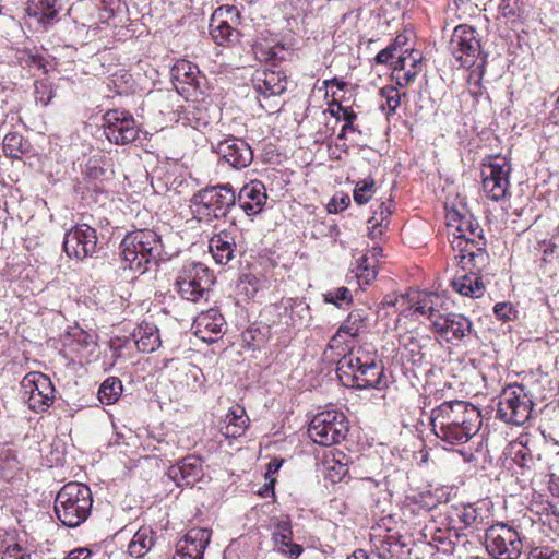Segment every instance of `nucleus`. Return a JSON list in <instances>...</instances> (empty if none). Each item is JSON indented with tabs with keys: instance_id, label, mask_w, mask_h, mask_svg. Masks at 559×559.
Listing matches in <instances>:
<instances>
[{
	"instance_id": "nucleus-1",
	"label": "nucleus",
	"mask_w": 559,
	"mask_h": 559,
	"mask_svg": "<svg viewBox=\"0 0 559 559\" xmlns=\"http://www.w3.org/2000/svg\"><path fill=\"white\" fill-rule=\"evenodd\" d=\"M430 425L433 435L449 445L466 443L481 426L480 411L462 400L445 401L432 408Z\"/></svg>"
},
{
	"instance_id": "nucleus-2",
	"label": "nucleus",
	"mask_w": 559,
	"mask_h": 559,
	"mask_svg": "<svg viewBox=\"0 0 559 559\" xmlns=\"http://www.w3.org/2000/svg\"><path fill=\"white\" fill-rule=\"evenodd\" d=\"M122 267L144 273L147 264H157L162 245L159 236L152 229L129 233L120 243Z\"/></svg>"
},
{
	"instance_id": "nucleus-3",
	"label": "nucleus",
	"mask_w": 559,
	"mask_h": 559,
	"mask_svg": "<svg viewBox=\"0 0 559 559\" xmlns=\"http://www.w3.org/2000/svg\"><path fill=\"white\" fill-rule=\"evenodd\" d=\"M92 507L90 487L78 481L63 485L55 499L57 519L68 527H78L84 523L91 514Z\"/></svg>"
},
{
	"instance_id": "nucleus-4",
	"label": "nucleus",
	"mask_w": 559,
	"mask_h": 559,
	"mask_svg": "<svg viewBox=\"0 0 559 559\" xmlns=\"http://www.w3.org/2000/svg\"><path fill=\"white\" fill-rule=\"evenodd\" d=\"M190 203L199 221L211 223L227 217L236 206V192L230 183L206 186L193 193Z\"/></svg>"
},
{
	"instance_id": "nucleus-5",
	"label": "nucleus",
	"mask_w": 559,
	"mask_h": 559,
	"mask_svg": "<svg viewBox=\"0 0 559 559\" xmlns=\"http://www.w3.org/2000/svg\"><path fill=\"white\" fill-rule=\"evenodd\" d=\"M532 396L522 384L506 386L498 396L496 417L509 425L521 426L531 417Z\"/></svg>"
},
{
	"instance_id": "nucleus-6",
	"label": "nucleus",
	"mask_w": 559,
	"mask_h": 559,
	"mask_svg": "<svg viewBox=\"0 0 559 559\" xmlns=\"http://www.w3.org/2000/svg\"><path fill=\"white\" fill-rule=\"evenodd\" d=\"M348 432L345 414L335 407L318 413L309 424L308 433L313 442L330 447L343 441Z\"/></svg>"
},
{
	"instance_id": "nucleus-7",
	"label": "nucleus",
	"mask_w": 559,
	"mask_h": 559,
	"mask_svg": "<svg viewBox=\"0 0 559 559\" xmlns=\"http://www.w3.org/2000/svg\"><path fill=\"white\" fill-rule=\"evenodd\" d=\"M485 546L493 559H518L523 549L521 533L506 523H496L486 530Z\"/></svg>"
},
{
	"instance_id": "nucleus-8",
	"label": "nucleus",
	"mask_w": 559,
	"mask_h": 559,
	"mask_svg": "<svg viewBox=\"0 0 559 559\" xmlns=\"http://www.w3.org/2000/svg\"><path fill=\"white\" fill-rule=\"evenodd\" d=\"M214 282V276L204 264L191 263L182 269L176 280V286L183 299L198 302L207 299Z\"/></svg>"
},
{
	"instance_id": "nucleus-9",
	"label": "nucleus",
	"mask_w": 559,
	"mask_h": 559,
	"mask_svg": "<svg viewBox=\"0 0 559 559\" xmlns=\"http://www.w3.org/2000/svg\"><path fill=\"white\" fill-rule=\"evenodd\" d=\"M55 392L50 378L41 372H29L21 382L22 399L35 413H44L52 405Z\"/></svg>"
},
{
	"instance_id": "nucleus-10",
	"label": "nucleus",
	"mask_w": 559,
	"mask_h": 559,
	"mask_svg": "<svg viewBox=\"0 0 559 559\" xmlns=\"http://www.w3.org/2000/svg\"><path fill=\"white\" fill-rule=\"evenodd\" d=\"M448 49L460 67H473L481 52L477 31L466 24L456 26L452 33Z\"/></svg>"
},
{
	"instance_id": "nucleus-11",
	"label": "nucleus",
	"mask_w": 559,
	"mask_h": 559,
	"mask_svg": "<svg viewBox=\"0 0 559 559\" xmlns=\"http://www.w3.org/2000/svg\"><path fill=\"white\" fill-rule=\"evenodd\" d=\"M104 133L110 143L127 145L139 136L140 128L134 117L124 110H108L104 117Z\"/></svg>"
},
{
	"instance_id": "nucleus-12",
	"label": "nucleus",
	"mask_w": 559,
	"mask_h": 559,
	"mask_svg": "<svg viewBox=\"0 0 559 559\" xmlns=\"http://www.w3.org/2000/svg\"><path fill=\"white\" fill-rule=\"evenodd\" d=\"M63 248L70 258H93L99 250L96 229L87 224H76L66 233Z\"/></svg>"
},
{
	"instance_id": "nucleus-13",
	"label": "nucleus",
	"mask_w": 559,
	"mask_h": 559,
	"mask_svg": "<svg viewBox=\"0 0 559 559\" xmlns=\"http://www.w3.org/2000/svg\"><path fill=\"white\" fill-rule=\"evenodd\" d=\"M452 248L463 270L486 271L490 257L487 252V241L484 237L464 238L452 241Z\"/></svg>"
},
{
	"instance_id": "nucleus-14",
	"label": "nucleus",
	"mask_w": 559,
	"mask_h": 559,
	"mask_svg": "<svg viewBox=\"0 0 559 559\" xmlns=\"http://www.w3.org/2000/svg\"><path fill=\"white\" fill-rule=\"evenodd\" d=\"M510 171L511 166L507 162L490 163L483 169V189L489 199L500 201L506 198L510 187Z\"/></svg>"
},
{
	"instance_id": "nucleus-15",
	"label": "nucleus",
	"mask_w": 559,
	"mask_h": 559,
	"mask_svg": "<svg viewBox=\"0 0 559 559\" xmlns=\"http://www.w3.org/2000/svg\"><path fill=\"white\" fill-rule=\"evenodd\" d=\"M215 152L235 169L247 168L253 160L250 145L245 140L235 136L219 141L215 146Z\"/></svg>"
},
{
	"instance_id": "nucleus-16",
	"label": "nucleus",
	"mask_w": 559,
	"mask_h": 559,
	"mask_svg": "<svg viewBox=\"0 0 559 559\" xmlns=\"http://www.w3.org/2000/svg\"><path fill=\"white\" fill-rule=\"evenodd\" d=\"M433 331L448 343L463 342L473 332V324L468 318L460 313L443 314L435 322Z\"/></svg>"
},
{
	"instance_id": "nucleus-17",
	"label": "nucleus",
	"mask_w": 559,
	"mask_h": 559,
	"mask_svg": "<svg viewBox=\"0 0 559 559\" xmlns=\"http://www.w3.org/2000/svg\"><path fill=\"white\" fill-rule=\"evenodd\" d=\"M207 528L193 527L177 543L173 559H203L211 539Z\"/></svg>"
},
{
	"instance_id": "nucleus-18",
	"label": "nucleus",
	"mask_w": 559,
	"mask_h": 559,
	"mask_svg": "<svg viewBox=\"0 0 559 559\" xmlns=\"http://www.w3.org/2000/svg\"><path fill=\"white\" fill-rule=\"evenodd\" d=\"M170 78L176 91L186 96L201 88L203 76L198 66L187 60H178L170 69Z\"/></svg>"
},
{
	"instance_id": "nucleus-19",
	"label": "nucleus",
	"mask_w": 559,
	"mask_h": 559,
	"mask_svg": "<svg viewBox=\"0 0 559 559\" xmlns=\"http://www.w3.org/2000/svg\"><path fill=\"white\" fill-rule=\"evenodd\" d=\"M252 83L255 92L267 100L282 95L287 88V76L282 70L262 69L255 71Z\"/></svg>"
},
{
	"instance_id": "nucleus-20",
	"label": "nucleus",
	"mask_w": 559,
	"mask_h": 559,
	"mask_svg": "<svg viewBox=\"0 0 559 559\" xmlns=\"http://www.w3.org/2000/svg\"><path fill=\"white\" fill-rule=\"evenodd\" d=\"M167 475L177 486H194L204 476L200 457L189 455L168 468Z\"/></svg>"
},
{
	"instance_id": "nucleus-21",
	"label": "nucleus",
	"mask_w": 559,
	"mask_h": 559,
	"mask_svg": "<svg viewBox=\"0 0 559 559\" xmlns=\"http://www.w3.org/2000/svg\"><path fill=\"white\" fill-rule=\"evenodd\" d=\"M267 200L266 189L262 181L253 180L245 185L236 194V204L248 216L262 212Z\"/></svg>"
},
{
	"instance_id": "nucleus-22",
	"label": "nucleus",
	"mask_w": 559,
	"mask_h": 559,
	"mask_svg": "<svg viewBox=\"0 0 559 559\" xmlns=\"http://www.w3.org/2000/svg\"><path fill=\"white\" fill-rule=\"evenodd\" d=\"M237 237L236 230L225 229L210 239V251L217 264L226 265L241 254V249L236 242Z\"/></svg>"
},
{
	"instance_id": "nucleus-23",
	"label": "nucleus",
	"mask_w": 559,
	"mask_h": 559,
	"mask_svg": "<svg viewBox=\"0 0 559 559\" xmlns=\"http://www.w3.org/2000/svg\"><path fill=\"white\" fill-rule=\"evenodd\" d=\"M382 364L383 362L376 347L372 344H364L343 356L338 361L337 372L340 378H342L343 374H348L346 369Z\"/></svg>"
},
{
	"instance_id": "nucleus-24",
	"label": "nucleus",
	"mask_w": 559,
	"mask_h": 559,
	"mask_svg": "<svg viewBox=\"0 0 559 559\" xmlns=\"http://www.w3.org/2000/svg\"><path fill=\"white\" fill-rule=\"evenodd\" d=\"M352 376V386L358 390L381 389L384 384V366L372 365L361 368L346 369Z\"/></svg>"
},
{
	"instance_id": "nucleus-25",
	"label": "nucleus",
	"mask_w": 559,
	"mask_h": 559,
	"mask_svg": "<svg viewBox=\"0 0 559 559\" xmlns=\"http://www.w3.org/2000/svg\"><path fill=\"white\" fill-rule=\"evenodd\" d=\"M421 55L419 51L406 49L394 63V73L400 86L408 85L420 71Z\"/></svg>"
},
{
	"instance_id": "nucleus-26",
	"label": "nucleus",
	"mask_w": 559,
	"mask_h": 559,
	"mask_svg": "<svg viewBox=\"0 0 559 559\" xmlns=\"http://www.w3.org/2000/svg\"><path fill=\"white\" fill-rule=\"evenodd\" d=\"M272 539L278 551L288 558L296 559L304 551L301 545L293 543V530L288 519L277 521Z\"/></svg>"
},
{
	"instance_id": "nucleus-27",
	"label": "nucleus",
	"mask_w": 559,
	"mask_h": 559,
	"mask_svg": "<svg viewBox=\"0 0 559 559\" xmlns=\"http://www.w3.org/2000/svg\"><path fill=\"white\" fill-rule=\"evenodd\" d=\"M468 273L456 276L452 280V287L462 296L471 298H479L485 293V284L483 282L486 271L467 270Z\"/></svg>"
},
{
	"instance_id": "nucleus-28",
	"label": "nucleus",
	"mask_w": 559,
	"mask_h": 559,
	"mask_svg": "<svg viewBox=\"0 0 559 559\" xmlns=\"http://www.w3.org/2000/svg\"><path fill=\"white\" fill-rule=\"evenodd\" d=\"M443 300L438 294L425 292L418 295L417 300L411 305L409 309H413L415 313L426 317L433 330L435 322L443 316L441 312Z\"/></svg>"
},
{
	"instance_id": "nucleus-29",
	"label": "nucleus",
	"mask_w": 559,
	"mask_h": 559,
	"mask_svg": "<svg viewBox=\"0 0 559 559\" xmlns=\"http://www.w3.org/2000/svg\"><path fill=\"white\" fill-rule=\"evenodd\" d=\"M392 203L393 201L389 199L372 205V216L367 221L368 235L371 239L380 238L388 228L392 214Z\"/></svg>"
},
{
	"instance_id": "nucleus-30",
	"label": "nucleus",
	"mask_w": 559,
	"mask_h": 559,
	"mask_svg": "<svg viewBox=\"0 0 559 559\" xmlns=\"http://www.w3.org/2000/svg\"><path fill=\"white\" fill-rule=\"evenodd\" d=\"M225 325V319L217 309L201 312L194 320L195 334L206 340L204 333L218 335Z\"/></svg>"
},
{
	"instance_id": "nucleus-31",
	"label": "nucleus",
	"mask_w": 559,
	"mask_h": 559,
	"mask_svg": "<svg viewBox=\"0 0 559 559\" xmlns=\"http://www.w3.org/2000/svg\"><path fill=\"white\" fill-rule=\"evenodd\" d=\"M139 350L152 353L160 346L158 328L154 323L142 322L133 332Z\"/></svg>"
},
{
	"instance_id": "nucleus-32",
	"label": "nucleus",
	"mask_w": 559,
	"mask_h": 559,
	"mask_svg": "<svg viewBox=\"0 0 559 559\" xmlns=\"http://www.w3.org/2000/svg\"><path fill=\"white\" fill-rule=\"evenodd\" d=\"M58 0H38L33 7L28 8V15L37 20L44 28L53 24L58 19L60 8L57 7Z\"/></svg>"
},
{
	"instance_id": "nucleus-33",
	"label": "nucleus",
	"mask_w": 559,
	"mask_h": 559,
	"mask_svg": "<svg viewBox=\"0 0 559 559\" xmlns=\"http://www.w3.org/2000/svg\"><path fill=\"white\" fill-rule=\"evenodd\" d=\"M155 536L152 528L140 527L133 535L128 546V552L134 558L144 557L154 546Z\"/></svg>"
},
{
	"instance_id": "nucleus-34",
	"label": "nucleus",
	"mask_w": 559,
	"mask_h": 559,
	"mask_svg": "<svg viewBox=\"0 0 559 559\" xmlns=\"http://www.w3.org/2000/svg\"><path fill=\"white\" fill-rule=\"evenodd\" d=\"M227 424L224 435L227 438L240 437L248 427L249 418L242 407H236L226 415Z\"/></svg>"
},
{
	"instance_id": "nucleus-35",
	"label": "nucleus",
	"mask_w": 559,
	"mask_h": 559,
	"mask_svg": "<svg viewBox=\"0 0 559 559\" xmlns=\"http://www.w3.org/2000/svg\"><path fill=\"white\" fill-rule=\"evenodd\" d=\"M366 320L367 317L364 310H353L341 324L332 341H336L342 334H346L350 337L358 336L360 330L366 326Z\"/></svg>"
},
{
	"instance_id": "nucleus-36",
	"label": "nucleus",
	"mask_w": 559,
	"mask_h": 559,
	"mask_svg": "<svg viewBox=\"0 0 559 559\" xmlns=\"http://www.w3.org/2000/svg\"><path fill=\"white\" fill-rule=\"evenodd\" d=\"M210 34L217 45L231 43L238 37L236 27H231V25L218 19L215 21L214 16L211 17Z\"/></svg>"
},
{
	"instance_id": "nucleus-37",
	"label": "nucleus",
	"mask_w": 559,
	"mask_h": 559,
	"mask_svg": "<svg viewBox=\"0 0 559 559\" xmlns=\"http://www.w3.org/2000/svg\"><path fill=\"white\" fill-rule=\"evenodd\" d=\"M122 382L116 377L107 378L99 386L98 400L102 404L111 405L122 393Z\"/></svg>"
},
{
	"instance_id": "nucleus-38",
	"label": "nucleus",
	"mask_w": 559,
	"mask_h": 559,
	"mask_svg": "<svg viewBox=\"0 0 559 559\" xmlns=\"http://www.w3.org/2000/svg\"><path fill=\"white\" fill-rule=\"evenodd\" d=\"M379 95L385 100V103L381 105V109L386 111L388 116L395 114L401 104L402 96L399 90L393 85H386L380 88Z\"/></svg>"
},
{
	"instance_id": "nucleus-39",
	"label": "nucleus",
	"mask_w": 559,
	"mask_h": 559,
	"mask_svg": "<svg viewBox=\"0 0 559 559\" xmlns=\"http://www.w3.org/2000/svg\"><path fill=\"white\" fill-rule=\"evenodd\" d=\"M324 302L331 304L336 308L341 309L344 305H350L353 302V295L347 287H337L330 289L322 295Z\"/></svg>"
},
{
	"instance_id": "nucleus-40",
	"label": "nucleus",
	"mask_w": 559,
	"mask_h": 559,
	"mask_svg": "<svg viewBox=\"0 0 559 559\" xmlns=\"http://www.w3.org/2000/svg\"><path fill=\"white\" fill-rule=\"evenodd\" d=\"M26 142L23 136L19 133L11 132L8 133L3 139V152L5 155L19 158L21 154L24 153Z\"/></svg>"
},
{
	"instance_id": "nucleus-41",
	"label": "nucleus",
	"mask_w": 559,
	"mask_h": 559,
	"mask_svg": "<svg viewBox=\"0 0 559 559\" xmlns=\"http://www.w3.org/2000/svg\"><path fill=\"white\" fill-rule=\"evenodd\" d=\"M376 182L372 178H366L356 183L354 189V201L358 205L367 204L374 194Z\"/></svg>"
},
{
	"instance_id": "nucleus-42",
	"label": "nucleus",
	"mask_w": 559,
	"mask_h": 559,
	"mask_svg": "<svg viewBox=\"0 0 559 559\" xmlns=\"http://www.w3.org/2000/svg\"><path fill=\"white\" fill-rule=\"evenodd\" d=\"M369 255H364L357 266V278L361 284H370L377 276L376 261H370Z\"/></svg>"
},
{
	"instance_id": "nucleus-43",
	"label": "nucleus",
	"mask_w": 559,
	"mask_h": 559,
	"mask_svg": "<svg viewBox=\"0 0 559 559\" xmlns=\"http://www.w3.org/2000/svg\"><path fill=\"white\" fill-rule=\"evenodd\" d=\"M212 16L215 17V21L217 19L222 20L231 25V27H237L240 24V12L235 5H221L214 11Z\"/></svg>"
},
{
	"instance_id": "nucleus-44",
	"label": "nucleus",
	"mask_w": 559,
	"mask_h": 559,
	"mask_svg": "<svg viewBox=\"0 0 559 559\" xmlns=\"http://www.w3.org/2000/svg\"><path fill=\"white\" fill-rule=\"evenodd\" d=\"M310 319V307L302 300H295L290 307V320L293 325H302Z\"/></svg>"
},
{
	"instance_id": "nucleus-45",
	"label": "nucleus",
	"mask_w": 559,
	"mask_h": 559,
	"mask_svg": "<svg viewBox=\"0 0 559 559\" xmlns=\"http://www.w3.org/2000/svg\"><path fill=\"white\" fill-rule=\"evenodd\" d=\"M400 345L411 354L414 362L421 360V345L413 333H405L400 337Z\"/></svg>"
},
{
	"instance_id": "nucleus-46",
	"label": "nucleus",
	"mask_w": 559,
	"mask_h": 559,
	"mask_svg": "<svg viewBox=\"0 0 559 559\" xmlns=\"http://www.w3.org/2000/svg\"><path fill=\"white\" fill-rule=\"evenodd\" d=\"M527 0H500L499 11L506 17H520L526 8Z\"/></svg>"
},
{
	"instance_id": "nucleus-47",
	"label": "nucleus",
	"mask_w": 559,
	"mask_h": 559,
	"mask_svg": "<svg viewBox=\"0 0 559 559\" xmlns=\"http://www.w3.org/2000/svg\"><path fill=\"white\" fill-rule=\"evenodd\" d=\"M493 313L502 321H510L515 318L516 310L511 302H498L493 307Z\"/></svg>"
},
{
	"instance_id": "nucleus-48",
	"label": "nucleus",
	"mask_w": 559,
	"mask_h": 559,
	"mask_svg": "<svg viewBox=\"0 0 559 559\" xmlns=\"http://www.w3.org/2000/svg\"><path fill=\"white\" fill-rule=\"evenodd\" d=\"M527 559H559V551L548 546L534 547Z\"/></svg>"
},
{
	"instance_id": "nucleus-49",
	"label": "nucleus",
	"mask_w": 559,
	"mask_h": 559,
	"mask_svg": "<svg viewBox=\"0 0 559 559\" xmlns=\"http://www.w3.org/2000/svg\"><path fill=\"white\" fill-rule=\"evenodd\" d=\"M459 217V224L455 228V233L454 234H466V233H469V234H473V229L476 228L478 229V226H480L478 224V222H476L472 215L469 216H461L457 212L454 214Z\"/></svg>"
},
{
	"instance_id": "nucleus-50",
	"label": "nucleus",
	"mask_w": 559,
	"mask_h": 559,
	"mask_svg": "<svg viewBox=\"0 0 559 559\" xmlns=\"http://www.w3.org/2000/svg\"><path fill=\"white\" fill-rule=\"evenodd\" d=\"M350 204V199L346 194H342L341 197L334 195L328 204V211L330 213H338L347 209Z\"/></svg>"
},
{
	"instance_id": "nucleus-51",
	"label": "nucleus",
	"mask_w": 559,
	"mask_h": 559,
	"mask_svg": "<svg viewBox=\"0 0 559 559\" xmlns=\"http://www.w3.org/2000/svg\"><path fill=\"white\" fill-rule=\"evenodd\" d=\"M478 518L477 509L473 506H463L461 513L459 514L460 521L466 526L473 525Z\"/></svg>"
},
{
	"instance_id": "nucleus-52",
	"label": "nucleus",
	"mask_w": 559,
	"mask_h": 559,
	"mask_svg": "<svg viewBox=\"0 0 559 559\" xmlns=\"http://www.w3.org/2000/svg\"><path fill=\"white\" fill-rule=\"evenodd\" d=\"M396 46L395 45H390L388 46L386 48L382 49L381 51H379L374 58V61L378 63V64H385L388 63L391 59L394 58V55L396 52Z\"/></svg>"
},
{
	"instance_id": "nucleus-53",
	"label": "nucleus",
	"mask_w": 559,
	"mask_h": 559,
	"mask_svg": "<svg viewBox=\"0 0 559 559\" xmlns=\"http://www.w3.org/2000/svg\"><path fill=\"white\" fill-rule=\"evenodd\" d=\"M356 118L357 115L349 107H346L341 116V119L345 121L343 124V131H355L354 121Z\"/></svg>"
},
{
	"instance_id": "nucleus-54",
	"label": "nucleus",
	"mask_w": 559,
	"mask_h": 559,
	"mask_svg": "<svg viewBox=\"0 0 559 559\" xmlns=\"http://www.w3.org/2000/svg\"><path fill=\"white\" fill-rule=\"evenodd\" d=\"M2 559H29V555L24 554L17 546L8 548Z\"/></svg>"
},
{
	"instance_id": "nucleus-55",
	"label": "nucleus",
	"mask_w": 559,
	"mask_h": 559,
	"mask_svg": "<svg viewBox=\"0 0 559 559\" xmlns=\"http://www.w3.org/2000/svg\"><path fill=\"white\" fill-rule=\"evenodd\" d=\"M92 555V551L88 548L81 547L71 550L66 559H87Z\"/></svg>"
},
{
	"instance_id": "nucleus-56",
	"label": "nucleus",
	"mask_w": 559,
	"mask_h": 559,
	"mask_svg": "<svg viewBox=\"0 0 559 559\" xmlns=\"http://www.w3.org/2000/svg\"><path fill=\"white\" fill-rule=\"evenodd\" d=\"M515 460L519 464L525 466L533 461V455L528 449H520L515 454Z\"/></svg>"
},
{
	"instance_id": "nucleus-57",
	"label": "nucleus",
	"mask_w": 559,
	"mask_h": 559,
	"mask_svg": "<svg viewBox=\"0 0 559 559\" xmlns=\"http://www.w3.org/2000/svg\"><path fill=\"white\" fill-rule=\"evenodd\" d=\"M345 108L346 107H343L341 103L336 100H333L329 104V112L337 120H341V114L343 115Z\"/></svg>"
},
{
	"instance_id": "nucleus-58",
	"label": "nucleus",
	"mask_w": 559,
	"mask_h": 559,
	"mask_svg": "<svg viewBox=\"0 0 559 559\" xmlns=\"http://www.w3.org/2000/svg\"><path fill=\"white\" fill-rule=\"evenodd\" d=\"M463 236H465L464 238H478V237H484L483 236V228L480 226H478V229L474 228L473 229V234H469V233H464V234H454V239L453 240H459V239H463Z\"/></svg>"
},
{
	"instance_id": "nucleus-59",
	"label": "nucleus",
	"mask_w": 559,
	"mask_h": 559,
	"mask_svg": "<svg viewBox=\"0 0 559 559\" xmlns=\"http://www.w3.org/2000/svg\"><path fill=\"white\" fill-rule=\"evenodd\" d=\"M324 84L326 86L331 85V86H336L338 90H343L345 87V82L343 81H340L338 79L334 78L332 80H326L324 82Z\"/></svg>"
},
{
	"instance_id": "nucleus-60",
	"label": "nucleus",
	"mask_w": 559,
	"mask_h": 559,
	"mask_svg": "<svg viewBox=\"0 0 559 559\" xmlns=\"http://www.w3.org/2000/svg\"><path fill=\"white\" fill-rule=\"evenodd\" d=\"M361 559H385V557L383 555H381L380 552H371V554H367V551H365L362 549V556H361Z\"/></svg>"
},
{
	"instance_id": "nucleus-61",
	"label": "nucleus",
	"mask_w": 559,
	"mask_h": 559,
	"mask_svg": "<svg viewBox=\"0 0 559 559\" xmlns=\"http://www.w3.org/2000/svg\"><path fill=\"white\" fill-rule=\"evenodd\" d=\"M102 175H104V170L102 168H97V167H88V176L97 179L99 178Z\"/></svg>"
},
{
	"instance_id": "nucleus-62",
	"label": "nucleus",
	"mask_w": 559,
	"mask_h": 559,
	"mask_svg": "<svg viewBox=\"0 0 559 559\" xmlns=\"http://www.w3.org/2000/svg\"><path fill=\"white\" fill-rule=\"evenodd\" d=\"M282 465V462L281 461H277V460H273L269 463V473H274L276 471H278V468L281 467Z\"/></svg>"
},
{
	"instance_id": "nucleus-63",
	"label": "nucleus",
	"mask_w": 559,
	"mask_h": 559,
	"mask_svg": "<svg viewBox=\"0 0 559 559\" xmlns=\"http://www.w3.org/2000/svg\"><path fill=\"white\" fill-rule=\"evenodd\" d=\"M397 301V298L394 296H385L383 299L384 306H394Z\"/></svg>"
},
{
	"instance_id": "nucleus-64",
	"label": "nucleus",
	"mask_w": 559,
	"mask_h": 559,
	"mask_svg": "<svg viewBox=\"0 0 559 559\" xmlns=\"http://www.w3.org/2000/svg\"><path fill=\"white\" fill-rule=\"evenodd\" d=\"M361 556L362 549H357L350 556H348L347 559H361Z\"/></svg>"
}]
</instances>
